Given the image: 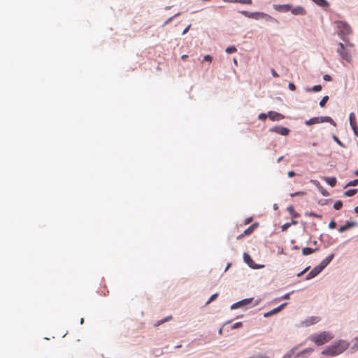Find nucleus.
I'll use <instances>...</instances> for the list:
<instances>
[{"label":"nucleus","mask_w":358,"mask_h":358,"mask_svg":"<svg viewBox=\"0 0 358 358\" xmlns=\"http://www.w3.org/2000/svg\"><path fill=\"white\" fill-rule=\"evenodd\" d=\"M349 347V343L345 340H339L331 345L328 346L322 352L324 355L331 357L337 356L344 352Z\"/></svg>","instance_id":"obj_1"},{"label":"nucleus","mask_w":358,"mask_h":358,"mask_svg":"<svg viewBox=\"0 0 358 358\" xmlns=\"http://www.w3.org/2000/svg\"><path fill=\"white\" fill-rule=\"evenodd\" d=\"M334 338V335L329 331H322L320 334H313L309 339L317 345H322Z\"/></svg>","instance_id":"obj_2"},{"label":"nucleus","mask_w":358,"mask_h":358,"mask_svg":"<svg viewBox=\"0 0 358 358\" xmlns=\"http://www.w3.org/2000/svg\"><path fill=\"white\" fill-rule=\"evenodd\" d=\"M336 25L338 28V34L342 40L345 41V37L349 35L352 31L350 26L343 21L336 22Z\"/></svg>","instance_id":"obj_3"},{"label":"nucleus","mask_w":358,"mask_h":358,"mask_svg":"<svg viewBox=\"0 0 358 358\" xmlns=\"http://www.w3.org/2000/svg\"><path fill=\"white\" fill-rule=\"evenodd\" d=\"M347 47L348 45L345 46L342 43H339L337 52L343 59L350 62L352 59V55Z\"/></svg>","instance_id":"obj_4"},{"label":"nucleus","mask_w":358,"mask_h":358,"mask_svg":"<svg viewBox=\"0 0 358 358\" xmlns=\"http://www.w3.org/2000/svg\"><path fill=\"white\" fill-rule=\"evenodd\" d=\"M258 225H259L258 222L253 223L248 228H247L241 234L238 235L236 237V239L237 240H240V239L243 238L245 236L250 235L257 228Z\"/></svg>","instance_id":"obj_5"},{"label":"nucleus","mask_w":358,"mask_h":358,"mask_svg":"<svg viewBox=\"0 0 358 358\" xmlns=\"http://www.w3.org/2000/svg\"><path fill=\"white\" fill-rule=\"evenodd\" d=\"M260 17L265 18L266 20H274V18L271 16H270L268 14H266L264 13H260V12H256V13H250L249 18H253L258 20Z\"/></svg>","instance_id":"obj_6"},{"label":"nucleus","mask_w":358,"mask_h":358,"mask_svg":"<svg viewBox=\"0 0 358 358\" xmlns=\"http://www.w3.org/2000/svg\"><path fill=\"white\" fill-rule=\"evenodd\" d=\"M350 124L354 131L355 136H358V125L356 120L355 115L351 113L349 115Z\"/></svg>","instance_id":"obj_7"},{"label":"nucleus","mask_w":358,"mask_h":358,"mask_svg":"<svg viewBox=\"0 0 358 358\" xmlns=\"http://www.w3.org/2000/svg\"><path fill=\"white\" fill-rule=\"evenodd\" d=\"M252 299H253L252 298H250V299H245L241 300L237 303H234L231 306V308L236 309V308H240L242 306H248L252 302Z\"/></svg>","instance_id":"obj_8"},{"label":"nucleus","mask_w":358,"mask_h":358,"mask_svg":"<svg viewBox=\"0 0 358 358\" xmlns=\"http://www.w3.org/2000/svg\"><path fill=\"white\" fill-rule=\"evenodd\" d=\"M320 320L319 317L312 316L307 318L302 322L303 326L308 327L317 323Z\"/></svg>","instance_id":"obj_9"},{"label":"nucleus","mask_w":358,"mask_h":358,"mask_svg":"<svg viewBox=\"0 0 358 358\" xmlns=\"http://www.w3.org/2000/svg\"><path fill=\"white\" fill-rule=\"evenodd\" d=\"M268 117L272 121H279V120L284 119V116L282 114L275 112V111H269L268 113Z\"/></svg>","instance_id":"obj_10"},{"label":"nucleus","mask_w":358,"mask_h":358,"mask_svg":"<svg viewBox=\"0 0 358 358\" xmlns=\"http://www.w3.org/2000/svg\"><path fill=\"white\" fill-rule=\"evenodd\" d=\"M243 259H244V262L249 266H250L251 268H259L258 266H257V265L255 264L254 261L252 260V259L251 258V257L250 256L249 254H248L247 252H244L243 253Z\"/></svg>","instance_id":"obj_11"},{"label":"nucleus","mask_w":358,"mask_h":358,"mask_svg":"<svg viewBox=\"0 0 358 358\" xmlns=\"http://www.w3.org/2000/svg\"><path fill=\"white\" fill-rule=\"evenodd\" d=\"M286 305H287V303H284L280 305L279 306H278L277 308H273L271 311L265 313L264 316L265 317H268L274 314H276V313H279Z\"/></svg>","instance_id":"obj_12"},{"label":"nucleus","mask_w":358,"mask_h":358,"mask_svg":"<svg viewBox=\"0 0 358 358\" xmlns=\"http://www.w3.org/2000/svg\"><path fill=\"white\" fill-rule=\"evenodd\" d=\"M322 269L320 267V266H315L306 277V280H310L316 275H317Z\"/></svg>","instance_id":"obj_13"},{"label":"nucleus","mask_w":358,"mask_h":358,"mask_svg":"<svg viewBox=\"0 0 358 358\" xmlns=\"http://www.w3.org/2000/svg\"><path fill=\"white\" fill-rule=\"evenodd\" d=\"M271 131H275L276 133L282 136H287L289 134V129L284 127H278L274 129H271Z\"/></svg>","instance_id":"obj_14"},{"label":"nucleus","mask_w":358,"mask_h":358,"mask_svg":"<svg viewBox=\"0 0 358 358\" xmlns=\"http://www.w3.org/2000/svg\"><path fill=\"white\" fill-rule=\"evenodd\" d=\"M291 12L292 14L296 15H304L306 13L304 8H303L302 6H300L292 8Z\"/></svg>","instance_id":"obj_15"},{"label":"nucleus","mask_w":358,"mask_h":358,"mask_svg":"<svg viewBox=\"0 0 358 358\" xmlns=\"http://www.w3.org/2000/svg\"><path fill=\"white\" fill-rule=\"evenodd\" d=\"M334 257V254H331L327 257H326L322 262L320 264V267L323 270L333 259Z\"/></svg>","instance_id":"obj_16"},{"label":"nucleus","mask_w":358,"mask_h":358,"mask_svg":"<svg viewBox=\"0 0 358 358\" xmlns=\"http://www.w3.org/2000/svg\"><path fill=\"white\" fill-rule=\"evenodd\" d=\"M318 118H319V122L320 123H322V122H329V123H330L331 124H332L334 126L336 125V122H334V120L331 117L324 116V117H318Z\"/></svg>","instance_id":"obj_17"},{"label":"nucleus","mask_w":358,"mask_h":358,"mask_svg":"<svg viewBox=\"0 0 358 358\" xmlns=\"http://www.w3.org/2000/svg\"><path fill=\"white\" fill-rule=\"evenodd\" d=\"M324 180L331 187H334L336 185V178L335 177H325Z\"/></svg>","instance_id":"obj_18"},{"label":"nucleus","mask_w":358,"mask_h":358,"mask_svg":"<svg viewBox=\"0 0 358 358\" xmlns=\"http://www.w3.org/2000/svg\"><path fill=\"white\" fill-rule=\"evenodd\" d=\"M287 211L289 213L292 218H296L299 217V214L296 213L292 206H289L287 208Z\"/></svg>","instance_id":"obj_19"},{"label":"nucleus","mask_w":358,"mask_h":358,"mask_svg":"<svg viewBox=\"0 0 358 358\" xmlns=\"http://www.w3.org/2000/svg\"><path fill=\"white\" fill-rule=\"evenodd\" d=\"M319 118L318 117H312L310 118V120H306L305 122V124L306 125H312V124H319Z\"/></svg>","instance_id":"obj_20"},{"label":"nucleus","mask_w":358,"mask_h":358,"mask_svg":"<svg viewBox=\"0 0 358 358\" xmlns=\"http://www.w3.org/2000/svg\"><path fill=\"white\" fill-rule=\"evenodd\" d=\"M315 252V250L310 248H304L302 249V254L303 255H308Z\"/></svg>","instance_id":"obj_21"},{"label":"nucleus","mask_w":358,"mask_h":358,"mask_svg":"<svg viewBox=\"0 0 358 358\" xmlns=\"http://www.w3.org/2000/svg\"><path fill=\"white\" fill-rule=\"evenodd\" d=\"M357 192V189H349L348 191H345L344 192V194L347 196H352L353 195H355L356 193Z\"/></svg>","instance_id":"obj_22"},{"label":"nucleus","mask_w":358,"mask_h":358,"mask_svg":"<svg viewBox=\"0 0 358 358\" xmlns=\"http://www.w3.org/2000/svg\"><path fill=\"white\" fill-rule=\"evenodd\" d=\"M313 1L321 6H328V3L326 0H313Z\"/></svg>","instance_id":"obj_23"},{"label":"nucleus","mask_w":358,"mask_h":358,"mask_svg":"<svg viewBox=\"0 0 358 358\" xmlns=\"http://www.w3.org/2000/svg\"><path fill=\"white\" fill-rule=\"evenodd\" d=\"M280 8L285 11V12H287V11H289V10H291L292 9V6L291 5L289 4H284V5H280L279 6Z\"/></svg>","instance_id":"obj_24"},{"label":"nucleus","mask_w":358,"mask_h":358,"mask_svg":"<svg viewBox=\"0 0 358 358\" xmlns=\"http://www.w3.org/2000/svg\"><path fill=\"white\" fill-rule=\"evenodd\" d=\"M226 52L228 54H231L237 51V49L235 46H229L226 48Z\"/></svg>","instance_id":"obj_25"},{"label":"nucleus","mask_w":358,"mask_h":358,"mask_svg":"<svg viewBox=\"0 0 358 358\" xmlns=\"http://www.w3.org/2000/svg\"><path fill=\"white\" fill-rule=\"evenodd\" d=\"M322 90V86L317 85L314 86L312 89H307L308 92H320Z\"/></svg>","instance_id":"obj_26"},{"label":"nucleus","mask_w":358,"mask_h":358,"mask_svg":"<svg viewBox=\"0 0 358 358\" xmlns=\"http://www.w3.org/2000/svg\"><path fill=\"white\" fill-rule=\"evenodd\" d=\"M328 100H329V96H324L322 99V100L320 101V106L321 107H324L325 106L326 103L328 101Z\"/></svg>","instance_id":"obj_27"},{"label":"nucleus","mask_w":358,"mask_h":358,"mask_svg":"<svg viewBox=\"0 0 358 358\" xmlns=\"http://www.w3.org/2000/svg\"><path fill=\"white\" fill-rule=\"evenodd\" d=\"M342 206H343V203H342V201H336V202L334 203V208L335 210H339V209H341V208H342Z\"/></svg>","instance_id":"obj_28"},{"label":"nucleus","mask_w":358,"mask_h":358,"mask_svg":"<svg viewBox=\"0 0 358 358\" xmlns=\"http://www.w3.org/2000/svg\"><path fill=\"white\" fill-rule=\"evenodd\" d=\"M306 215L309 217H317V218H322V216L320 215H318L313 212L306 213Z\"/></svg>","instance_id":"obj_29"},{"label":"nucleus","mask_w":358,"mask_h":358,"mask_svg":"<svg viewBox=\"0 0 358 358\" xmlns=\"http://www.w3.org/2000/svg\"><path fill=\"white\" fill-rule=\"evenodd\" d=\"M313 351V348H307V349H305L303 351H301L297 356L299 357L300 355H303L305 353H310V352H312Z\"/></svg>","instance_id":"obj_30"},{"label":"nucleus","mask_w":358,"mask_h":358,"mask_svg":"<svg viewBox=\"0 0 358 358\" xmlns=\"http://www.w3.org/2000/svg\"><path fill=\"white\" fill-rule=\"evenodd\" d=\"M304 194H305L304 192H296L290 194V196L294 197L296 196H303Z\"/></svg>","instance_id":"obj_31"},{"label":"nucleus","mask_w":358,"mask_h":358,"mask_svg":"<svg viewBox=\"0 0 358 358\" xmlns=\"http://www.w3.org/2000/svg\"><path fill=\"white\" fill-rule=\"evenodd\" d=\"M218 296V294H213L210 298L209 299V300L206 302V305L209 304L211 301H213V300H215L217 296Z\"/></svg>","instance_id":"obj_32"},{"label":"nucleus","mask_w":358,"mask_h":358,"mask_svg":"<svg viewBox=\"0 0 358 358\" xmlns=\"http://www.w3.org/2000/svg\"><path fill=\"white\" fill-rule=\"evenodd\" d=\"M346 226L348 227V229H350L356 225V223L355 222H347Z\"/></svg>","instance_id":"obj_33"},{"label":"nucleus","mask_w":358,"mask_h":358,"mask_svg":"<svg viewBox=\"0 0 358 358\" xmlns=\"http://www.w3.org/2000/svg\"><path fill=\"white\" fill-rule=\"evenodd\" d=\"M294 348L292 349L288 353H287L283 358H290L294 354Z\"/></svg>","instance_id":"obj_34"},{"label":"nucleus","mask_w":358,"mask_h":358,"mask_svg":"<svg viewBox=\"0 0 358 358\" xmlns=\"http://www.w3.org/2000/svg\"><path fill=\"white\" fill-rule=\"evenodd\" d=\"M333 138L338 145H340L342 147L344 146L343 144L342 143V142L339 140V138L336 136L334 135Z\"/></svg>","instance_id":"obj_35"},{"label":"nucleus","mask_w":358,"mask_h":358,"mask_svg":"<svg viewBox=\"0 0 358 358\" xmlns=\"http://www.w3.org/2000/svg\"><path fill=\"white\" fill-rule=\"evenodd\" d=\"M358 185V179H355L352 181H350L348 184V186H356Z\"/></svg>","instance_id":"obj_36"},{"label":"nucleus","mask_w":358,"mask_h":358,"mask_svg":"<svg viewBox=\"0 0 358 358\" xmlns=\"http://www.w3.org/2000/svg\"><path fill=\"white\" fill-rule=\"evenodd\" d=\"M348 227L346 226V224H345V225L341 226V227H339V229H338V231H339L340 233H343V232L345 231H346V230H348Z\"/></svg>","instance_id":"obj_37"},{"label":"nucleus","mask_w":358,"mask_h":358,"mask_svg":"<svg viewBox=\"0 0 358 358\" xmlns=\"http://www.w3.org/2000/svg\"><path fill=\"white\" fill-rule=\"evenodd\" d=\"M238 3L243 4H252V0H239Z\"/></svg>","instance_id":"obj_38"},{"label":"nucleus","mask_w":358,"mask_h":358,"mask_svg":"<svg viewBox=\"0 0 358 358\" xmlns=\"http://www.w3.org/2000/svg\"><path fill=\"white\" fill-rule=\"evenodd\" d=\"M203 60L210 63L213 60V57L210 55H207L204 56Z\"/></svg>","instance_id":"obj_39"},{"label":"nucleus","mask_w":358,"mask_h":358,"mask_svg":"<svg viewBox=\"0 0 358 358\" xmlns=\"http://www.w3.org/2000/svg\"><path fill=\"white\" fill-rule=\"evenodd\" d=\"M336 226V223L334 220H331L329 223V227L330 229H334Z\"/></svg>","instance_id":"obj_40"},{"label":"nucleus","mask_w":358,"mask_h":358,"mask_svg":"<svg viewBox=\"0 0 358 358\" xmlns=\"http://www.w3.org/2000/svg\"><path fill=\"white\" fill-rule=\"evenodd\" d=\"M267 117V115H266L265 113H260L259 115V119L261 120H265Z\"/></svg>","instance_id":"obj_41"},{"label":"nucleus","mask_w":358,"mask_h":358,"mask_svg":"<svg viewBox=\"0 0 358 358\" xmlns=\"http://www.w3.org/2000/svg\"><path fill=\"white\" fill-rule=\"evenodd\" d=\"M291 226V224L289 223H285L282 226V230L285 231L287 230L289 227Z\"/></svg>","instance_id":"obj_42"},{"label":"nucleus","mask_w":358,"mask_h":358,"mask_svg":"<svg viewBox=\"0 0 358 358\" xmlns=\"http://www.w3.org/2000/svg\"><path fill=\"white\" fill-rule=\"evenodd\" d=\"M323 79L326 81H330V80H331V76L326 74L324 76Z\"/></svg>","instance_id":"obj_43"},{"label":"nucleus","mask_w":358,"mask_h":358,"mask_svg":"<svg viewBox=\"0 0 358 358\" xmlns=\"http://www.w3.org/2000/svg\"><path fill=\"white\" fill-rule=\"evenodd\" d=\"M289 90H292V91H294V90H296V87H295L294 84V83H289Z\"/></svg>","instance_id":"obj_44"},{"label":"nucleus","mask_w":358,"mask_h":358,"mask_svg":"<svg viewBox=\"0 0 358 358\" xmlns=\"http://www.w3.org/2000/svg\"><path fill=\"white\" fill-rule=\"evenodd\" d=\"M241 13L243 14V15H245V17H249L250 12L243 10V11H241Z\"/></svg>","instance_id":"obj_45"},{"label":"nucleus","mask_w":358,"mask_h":358,"mask_svg":"<svg viewBox=\"0 0 358 358\" xmlns=\"http://www.w3.org/2000/svg\"><path fill=\"white\" fill-rule=\"evenodd\" d=\"M353 348H358V337H356L354 339V346Z\"/></svg>","instance_id":"obj_46"},{"label":"nucleus","mask_w":358,"mask_h":358,"mask_svg":"<svg viewBox=\"0 0 358 358\" xmlns=\"http://www.w3.org/2000/svg\"><path fill=\"white\" fill-rule=\"evenodd\" d=\"M271 73H272L273 76L275 78L279 77V75L273 69H271Z\"/></svg>","instance_id":"obj_47"},{"label":"nucleus","mask_w":358,"mask_h":358,"mask_svg":"<svg viewBox=\"0 0 358 358\" xmlns=\"http://www.w3.org/2000/svg\"><path fill=\"white\" fill-rule=\"evenodd\" d=\"M308 270V268H305L303 271H302L301 272L297 274V276L300 277V276L303 275Z\"/></svg>","instance_id":"obj_48"},{"label":"nucleus","mask_w":358,"mask_h":358,"mask_svg":"<svg viewBox=\"0 0 358 358\" xmlns=\"http://www.w3.org/2000/svg\"><path fill=\"white\" fill-rule=\"evenodd\" d=\"M308 270V268H305L303 271H302L301 272L297 274V276L300 277V276L303 275Z\"/></svg>","instance_id":"obj_49"},{"label":"nucleus","mask_w":358,"mask_h":358,"mask_svg":"<svg viewBox=\"0 0 358 358\" xmlns=\"http://www.w3.org/2000/svg\"><path fill=\"white\" fill-rule=\"evenodd\" d=\"M252 217H248V218H247V219L245 220L244 224H249L250 222H252Z\"/></svg>","instance_id":"obj_50"},{"label":"nucleus","mask_w":358,"mask_h":358,"mask_svg":"<svg viewBox=\"0 0 358 358\" xmlns=\"http://www.w3.org/2000/svg\"><path fill=\"white\" fill-rule=\"evenodd\" d=\"M289 177H293L295 175V173L293 171H289L287 173Z\"/></svg>","instance_id":"obj_51"},{"label":"nucleus","mask_w":358,"mask_h":358,"mask_svg":"<svg viewBox=\"0 0 358 358\" xmlns=\"http://www.w3.org/2000/svg\"><path fill=\"white\" fill-rule=\"evenodd\" d=\"M241 325H242L241 322H237V323L234 324V327L238 328V327H241Z\"/></svg>","instance_id":"obj_52"},{"label":"nucleus","mask_w":358,"mask_h":358,"mask_svg":"<svg viewBox=\"0 0 358 358\" xmlns=\"http://www.w3.org/2000/svg\"><path fill=\"white\" fill-rule=\"evenodd\" d=\"M238 1L239 0H225V1L230 3H238Z\"/></svg>","instance_id":"obj_53"},{"label":"nucleus","mask_w":358,"mask_h":358,"mask_svg":"<svg viewBox=\"0 0 358 358\" xmlns=\"http://www.w3.org/2000/svg\"><path fill=\"white\" fill-rule=\"evenodd\" d=\"M282 299H289V294H286L285 295L283 296Z\"/></svg>","instance_id":"obj_54"},{"label":"nucleus","mask_w":358,"mask_h":358,"mask_svg":"<svg viewBox=\"0 0 358 358\" xmlns=\"http://www.w3.org/2000/svg\"><path fill=\"white\" fill-rule=\"evenodd\" d=\"M187 57H188L187 55H182L181 59L184 60V59H186Z\"/></svg>","instance_id":"obj_55"},{"label":"nucleus","mask_w":358,"mask_h":358,"mask_svg":"<svg viewBox=\"0 0 358 358\" xmlns=\"http://www.w3.org/2000/svg\"><path fill=\"white\" fill-rule=\"evenodd\" d=\"M289 224H291V225H292V224H297V222H296V221H295V220H294L292 219V221H291V222H289Z\"/></svg>","instance_id":"obj_56"},{"label":"nucleus","mask_w":358,"mask_h":358,"mask_svg":"<svg viewBox=\"0 0 358 358\" xmlns=\"http://www.w3.org/2000/svg\"><path fill=\"white\" fill-rule=\"evenodd\" d=\"M172 317L171 316H169V317L166 318L165 320H164L163 321H162L161 324L164 322H166L168 321L169 320H170Z\"/></svg>","instance_id":"obj_57"},{"label":"nucleus","mask_w":358,"mask_h":358,"mask_svg":"<svg viewBox=\"0 0 358 358\" xmlns=\"http://www.w3.org/2000/svg\"><path fill=\"white\" fill-rule=\"evenodd\" d=\"M189 27H190V25H189V26H188V27H187V28L183 31V33H182L183 34H185V33L188 31V29H189Z\"/></svg>","instance_id":"obj_58"},{"label":"nucleus","mask_w":358,"mask_h":358,"mask_svg":"<svg viewBox=\"0 0 358 358\" xmlns=\"http://www.w3.org/2000/svg\"><path fill=\"white\" fill-rule=\"evenodd\" d=\"M233 61H234V63L235 65H238V62H237V59L236 58H234Z\"/></svg>","instance_id":"obj_59"},{"label":"nucleus","mask_w":358,"mask_h":358,"mask_svg":"<svg viewBox=\"0 0 358 358\" xmlns=\"http://www.w3.org/2000/svg\"><path fill=\"white\" fill-rule=\"evenodd\" d=\"M282 158H283V157H282V156L280 157L278 159L277 162H278V163H279V162L282 159Z\"/></svg>","instance_id":"obj_60"},{"label":"nucleus","mask_w":358,"mask_h":358,"mask_svg":"<svg viewBox=\"0 0 358 358\" xmlns=\"http://www.w3.org/2000/svg\"><path fill=\"white\" fill-rule=\"evenodd\" d=\"M355 213L358 214V206L355 208Z\"/></svg>","instance_id":"obj_61"},{"label":"nucleus","mask_w":358,"mask_h":358,"mask_svg":"<svg viewBox=\"0 0 358 358\" xmlns=\"http://www.w3.org/2000/svg\"><path fill=\"white\" fill-rule=\"evenodd\" d=\"M230 266H231V264H229L227 265V267L226 268L225 271H227V270L229 268V267Z\"/></svg>","instance_id":"obj_62"},{"label":"nucleus","mask_w":358,"mask_h":358,"mask_svg":"<svg viewBox=\"0 0 358 358\" xmlns=\"http://www.w3.org/2000/svg\"><path fill=\"white\" fill-rule=\"evenodd\" d=\"M355 174L356 176H358V171H356L355 172Z\"/></svg>","instance_id":"obj_63"},{"label":"nucleus","mask_w":358,"mask_h":358,"mask_svg":"<svg viewBox=\"0 0 358 358\" xmlns=\"http://www.w3.org/2000/svg\"><path fill=\"white\" fill-rule=\"evenodd\" d=\"M313 145L314 146H315V145H317V143H314Z\"/></svg>","instance_id":"obj_64"}]
</instances>
